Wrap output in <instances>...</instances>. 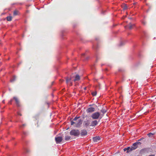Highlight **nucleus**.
<instances>
[{"label":"nucleus","mask_w":156,"mask_h":156,"mask_svg":"<svg viewBox=\"0 0 156 156\" xmlns=\"http://www.w3.org/2000/svg\"><path fill=\"white\" fill-rule=\"evenodd\" d=\"M101 112L103 114L105 113L106 112V110L104 109H102V110H101Z\"/></svg>","instance_id":"21"},{"label":"nucleus","mask_w":156,"mask_h":156,"mask_svg":"<svg viewBox=\"0 0 156 156\" xmlns=\"http://www.w3.org/2000/svg\"><path fill=\"white\" fill-rule=\"evenodd\" d=\"M140 140H141V139H140L138 140V141H140Z\"/></svg>","instance_id":"33"},{"label":"nucleus","mask_w":156,"mask_h":156,"mask_svg":"<svg viewBox=\"0 0 156 156\" xmlns=\"http://www.w3.org/2000/svg\"><path fill=\"white\" fill-rule=\"evenodd\" d=\"M87 134V132L86 130L83 129L81 131V133H80L81 136H83Z\"/></svg>","instance_id":"8"},{"label":"nucleus","mask_w":156,"mask_h":156,"mask_svg":"<svg viewBox=\"0 0 156 156\" xmlns=\"http://www.w3.org/2000/svg\"><path fill=\"white\" fill-rule=\"evenodd\" d=\"M127 149V148H124L123 149L124 151H127V149Z\"/></svg>","instance_id":"27"},{"label":"nucleus","mask_w":156,"mask_h":156,"mask_svg":"<svg viewBox=\"0 0 156 156\" xmlns=\"http://www.w3.org/2000/svg\"><path fill=\"white\" fill-rule=\"evenodd\" d=\"M92 95L94 96H95L97 94V92L96 91H94L92 92Z\"/></svg>","instance_id":"20"},{"label":"nucleus","mask_w":156,"mask_h":156,"mask_svg":"<svg viewBox=\"0 0 156 156\" xmlns=\"http://www.w3.org/2000/svg\"><path fill=\"white\" fill-rule=\"evenodd\" d=\"M80 79V76L78 75H77L75 76L74 79L73 80L74 81H78V80H79Z\"/></svg>","instance_id":"13"},{"label":"nucleus","mask_w":156,"mask_h":156,"mask_svg":"<svg viewBox=\"0 0 156 156\" xmlns=\"http://www.w3.org/2000/svg\"><path fill=\"white\" fill-rule=\"evenodd\" d=\"M95 111V108L93 107H90L87 109V112H92Z\"/></svg>","instance_id":"9"},{"label":"nucleus","mask_w":156,"mask_h":156,"mask_svg":"<svg viewBox=\"0 0 156 156\" xmlns=\"http://www.w3.org/2000/svg\"><path fill=\"white\" fill-rule=\"evenodd\" d=\"M70 137H71L69 136H65V139L66 141L69 140H70Z\"/></svg>","instance_id":"17"},{"label":"nucleus","mask_w":156,"mask_h":156,"mask_svg":"<svg viewBox=\"0 0 156 156\" xmlns=\"http://www.w3.org/2000/svg\"><path fill=\"white\" fill-rule=\"evenodd\" d=\"M99 121H97L96 120L93 121L91 123L90 126H95L98 124Z\"/></svg>","instance_id":"7"},{"label":"nucleus","mask_w":156,"mask_h":156,"mask_svg":"<svg viewBox=\"0 0 156 156\" xmlns=\"http://www.w3.org/2000/svg\"><path fill=\"white\" fill-rule=\"evenodd\" d=\"M80 133L79 130L77 129H73L70 132L71 135L74 136H77L80 135Z\"/></svg>","instance_id":"2"},{"label":"nucleus","mask_w":156,"mask_h":156,"mask_svg":"<svg viewBox=\"0 0 156 156\" xmlns=\"http://www.w3.org/2000/svg\"><path fill=\"white\" fill-rule=\"evenodd\" d=\"M73 78V76H71L70 78L67 77L66 78V83L67 84L69 83L70 86L72 85V82L71 80Z\"/></svg>","instance_id":"4"},{"label":"nucleus","mask_w":156,"mask_h":156,"mask_svg":"<svg viewBox=\"0 0 156 156\" xmlns=\"http://www.w3.org/2000/svg\"><path fill=\"white\" fill-rule=\"evenodd\" d=\"M24 133V134H25V133Z\"/></svg>","instance_id":"35"},{"label":"nucleus","mask_w":156,"mask_h":156,"mask_svg":"<svg viewBox=\"0 0 156 156\" xmlns=\"http://www.w3.org/2000/svg\"><path fill=\"white\" fill-rule=\"evenodd\" d=\"M19 11L17 10H15L13 12V15L14 16H16L18 15Z\"/></svg>","instance_id":"18"},{"label":"nucleus","mask_w":156,"mask_h":156,"mask_svg":"<svg viewBox=\"0 0 156 156\" xmlns=\"http://www.w3.org/2000/svg\"><path fill=\"white\" fill-rule=\"evenodd\" d=\"M91 117L94 119H98L99 118L101 119L102 118V117L101 116L99 112H95L93 113Z\"/></svg>","instance_id":"3"},{"label":"nucleus","mask_w":156,"mask_h":156,"mask_svg":"<svg viewBox=\"0 0 156 156\" xmlns=\"http://www.w3.org/2000/svg\"><path fill=\"white\" fill-rule=\"evenodd\" d=\"M86 87L84 88V89L86 90Z\"/></svg>","instance_id":"32"},{"label":"nucleus","mask_w":156,"mask_h":156,"mask_svg":"<svg viewBox=\"0 0 156 156\" xmlns=\"http://www.w3.org/2000/svg\"><path fill=\"white\" fill-rule=\"evenodd\" d=\"M83 124L84 125V126L85 127H87L90 125V122L88 120L86 121H85L84 122Z\"/></svg>","instance_id":"10"},{"label":"nucleus","mask_w":156,"mask_h":156,"mask_svg":"<svg viewBox=\"0 0 156 156\" xmlns=\"http://www.w3.org/2000/svg\"><path fill=\"white\" fill-rule=\"evenodd\" d=\"M12 101V100H11L9 102V103L10 104H11Z\"/></svg>","instance_id":"26"},{"label":"nucleus","mask_w":156,"mask_h":156,"mask_svg":"<svg viewBox=\"0 0 156 156\" xmlns=\"http://www.w3.org/2000/svg\"><path fill=\"white\" fill-rule=\"evenodd\" d=\"M94 48H95V46L94 47Z\"/></svg>","instance_id":"36"},{"label":"nucleus","mask_w":156,"mask_h":156,"mask_svg":"<svg viewBox=\"0 0 156 156\" xmlns=\"http://www.w3.org/2000/svg\"><path fill=\"white\" fill-rule=\"evenodd\" d=\"M153 135H154V134H152V133H151L147 134V135L149 137H150L151 136Z\"/></svg>","instance_id":"22"},{"label":"nucleus","mask_w":156,"mask_h":156,"mask_svg":"<svg viewBox=\"0 0 156 156\" xmlns=\"http://www.w3.org/2000/svg\"><path fill=\"white\" fill-rule=\"evenodd\" d=\"M80 117H76L71 122V124L73 125L76 127H80L83 121L81 119H79Z\"/></svg>","instance_id":"1"},{"label":"nucleus","mask_w":156,"mask_h":156,"mask_svg":"<svg viewBox=\"0 0 156 156\" xmlns=\"http://www.w3.org/2000/svg\"><path fill=\"white\" fill-rule=\"evenodd\" d=\"M13 99L15 100L16 101V105L18 106H20V105H19V101L18 99L16 97H14Z\"/></svg>","instance_id":"11"},{"label":"nucleus","mask_w":156,"mask_h":156,"mask_svg":"<svg viewBox=\"0 0 156 156\" xmlns=\"http://www.w3.org/2000/svg\"><path fill=\"white\" fill-rule=\"evenodd\" d=\"M127 8V6L126 5H125L123 8L124 9H126Z\"/></svg>","instance_id":"24"},{"label":"nucleus","mask_w":156,"mask_h":156,"mask_svg":"<svg viewBox=\"0 0 156 156\" xmlns=\"http://www.w3.org/2000/svg\"><path fill=\"white\" fill-rule=\"evenodd\" d=\"M127 151L126 153H129V152H130L132 151H133V149L132 148V147H128L127 148Z\"/></svg>","instance_id":"14"},{"label":"nucleus","mask_w":156,"mask_h":156,"mask_svg":"<svg viewBox=\"0 0 156 156\" xmlns=\"http://www.w3.org/2000/svg\"><path fill=\"white\" fill-rule=\"evenodd\" d=\"M123 44H124V42L123 41H122L120 43V44H119V45L120 46H121Z\"/></svg>","instance_id":"23"},{"label":"nucleus","mask_w":156,"mask_h":156,"mask_svg":"<svg viewBox=\"0 0 156 156\" xmlns=\"http://www.w3.org/2000/svg\"><path fill=\"white\" fill-rule=\"evenodd\" d=\"M105 70H107V69H106Z\"/></svg>","instance_id":"34"},{"label":"nucleus","mask_w":156,"mask_h":156,"mask_svg":"<svg viewBox=\"0 0 156 156\" xmlns=\"http://www.w3.org/2000/svg\"><path fill=\"white\" fill-rule=\"evenodd\" d=\"M100 139V137L98 136L94 137L93 138V140L94 142H97Z\"/></svg>","instance_id":"12"},{"label":"nucleus","mask_w":156,"mask_h":156,"mask_svg":"<svg viewBox=\"0 0 156 156\" xmlns=\"http://www.w3.org/2000/svg\"><path fill=\"white\" fill-rule=\"evenodd\" d=\"M142 23H143V24L144 25H145V24H146V22H142Z\"/></svg>","instance_id":"28"},{"label":"nucleus","mask_w":156,"mask_h":156,"mask_svg":"<svg viewBox=\"0 0 156 156\" xmlns=\"http://www.w3.org/2000/svg\"><path fill=\"white\" fill-rule=\"evenodd\" d=\"M134 26V24H132L131 23H130L129 25H128L129 28V29H131L133 28V27Z\"/></svg>","instance_id":"15"},{"label":"nucleus","mask_w":156,"mask_h":156,"mask_svg":"<svg viewBox=\"0 0 156 156\" xmlns=\"http://www.w3.org/2000/svg\"><path fill=\"white\" fill-rule=\"evenodd\" d=\"M16 79V77L15 76H13L12 77L10 80L11 82H13Z\"/></svg>","instance_id":"16"},{"label":"nucleus","mask_w":156,"mask_h":156,"mask_svg":"<svg viewBox=\"0 0 156 156\" xmlns=\"http://www.w3.org/2000/svg\"><path fill=\"white\" fill-rule=\"evenodd\" d=\"M12 17L11 16H8L7 17V20L8 21H10L12 20Z\"/></svg>","instance_id":"19"},{"label":"nucleus","mask_w":156,"mask_h":156,"mask_svg":"<svg viewBox=\"0 0 156 156\" xmlns=\"http://www.w3.org/2000/svg\"><path fill=\"white\" fill-rule=\"evenodd\" d=\"M12 101V100H11L9 102V103L10 104H11Z\"/></svg>","instance_id":"25"},{"label":"nucleus","mask_w":156,"mask_h":156,"mask_svg":"<svg viewBox=\"0 0 156 156\" xmlns=\"http://www.w3.org/2000/svg\"><path fill=\"white\" fill-rule=\"evenodd\" d=\"M55 140L57 143H59L62 140V137L61 136H57L55 137Z\"/></svg>","instance_id":"6"},{"label":"nucleus","mask_w":156,"mask_h":156,"mask_svg":"<svg viewBox=\"0 0 156 156\" xmlns=\"http://www.w3.org/2000/svg\"><path fill=\"white\" fill-rule=\"evenodd\" d=\"M141 143L140 142H136L133 144V146L132 147L133 150H135L137 148L138 145H140Z\"/></svg>","instance_id":"5"},{"label":"nucleus","mask_w":156,"mask_h":156,"mask_svg":"<svg viewBox=\"0 0 156 156\" xmlns=\"http://www.w3.org/2000/svg\"><path fill=\"white\" fill-rule=\"evenodd\" d=\"M18 115H21V114L20 113H18Z\"/></svg>","instance_id":"30"},{"label":"nucleus","mask_w":156,"mask_h":156,"mask_svg":"<svg viewBox=\"0 0 156 156\" xmlns=\"http://www.w3.org/2000/svg\"><path fill=\"white\" fill-rule=\"evenodd\" d=\"M85 53H83L82 54V57H83V56H85Z\"/></svg>","instance_id":"29"},{"label":"nucleus","mask_w":156,"mask_h":156,"mask_svg":"<svg viewBox=\"0 0 156 156\" xmlns=\"http://www.w3.org/2000/svg\"><path fill=\"white\" fill-rule=\"evenodd\" d=\"M2 102H3V103H4L5 102V101H2Z\"/></svg>","instance_id":"31"}]
</instances>
